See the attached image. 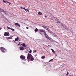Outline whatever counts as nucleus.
<instances>
[{
    "mask_svg": "<svg viewBox=\"0 0 76 76\" xmlns=\"http://www.w3.org/2000/svg\"><path fill=\"white\" fill-rule=\"evenodd\" d=\"M39 33H41L42 32H44V34H45V37H46V38L50 40V41H53V39L51 38L50 37H49L47 35V34H46V32L45 30L41 29V30H39Z\"/></svg>",
    "mask_w": 76,
    "mask_h": 76,
    "instance_id": "nucleus-1",
    "label": "nucleus"
},
{
    "mask_svg": "<svg viewBox=\"0 0 76 76\" xmlns=\"http://www.w3.org/2000/svg\"><path fill=\"white\" fill-rule=\"evenodd\" d=\"M4 36H9V35H10V34L9 33L5 32L4 34Z\"/></svg>",
    "mask_w": 76,
    "mask_h": 76,
    "instance_id": "nucleus-2",
    "label": "nucleus"
},
{
    "mask_svg": "<svg viewBox=\"0 0 76 76\" xmlns=\"http://www.w3.org/2000/svg\"><path fill=\"white\" fill-rule=\"evenodd\" d=\"M1 50L2 52H5L6 51V49L3 48H1Z\"/></svg>",
    "mask_w": 76,
    "mask_h": 76,
    "instance_id": "nucleus-3",
    "label": "nucleus"
},
{
    "mask_svg": "<svg viewBox=\"0 0 76 76\" xmlns=\"http://www.w3.org/2000/svg\"><path fill=\"white\" fill-rule=\"evenodd\" d=\"M21 45H22L23 46H24V47H26V48L28 47V46L27 45L26 46L25 45V43H23V44H22Z\"/></svg>",
    "mask_w": 76,
    "mask_h": 76,
    "instance_id": "nucleus-4",
    "label": "nucleus"
},
{
    "mask_svg": "<svg viewBox=\"0 0 76 76\" xmlns=\"http://www.w3.org/2000/svg\"><path fill=\"white\" fill-rule=\"evenodd\" d=\"M7 28H8V29H11V30H12V31H15V29H14L13 28H10V27H8V26H7Z\"/></svg>",
    "mask_w": 76,
    "mask_h": 76,
    "instance_id": "nucleus-5",
    "label": "nucleus"
},
{
    "mask_svg": "<svg viewBox=\"0 0 76 76\" xmlns=\"http://www.w3.org/2000/svg\"><path fill=\"white\" fill-rule=\"evenodd\" d=\"M32 57V55L29 54L28 55V57Z\"/></svg>",
    "mask_w": 76,
    "mask_h": 76,
    "instance_id": "nucleus-6",
    "label": "nucleus"
},
{
    "mask_svg": "<svg viewBox=\"0 0 76 76\" xmlns=\"http://www.w3.org/2000/svg\"><path fill=\"white\" fill-rule=\"evenodd\" d=\"M15 25H16V26H18L19 27H20V24L18 23H16L15 24Z\"/></svg>",
    "mask_w": 76,
    "mask_h": 76,
    "instance_id": "nucleus-7",
    "label": "nucleus"
},
{
    "mask_svg": "<svg viewBox=\"0 0 76 76\" xmlns=\"http://www.w3.org/2000/svg\"><path fill=\"white\" fill-rule=\"evenodd\" d=\"M15 41H18V40H19V37H17L15 39Z\"/></svg>",
    "mask_w": 76,
    "mask_h": 76,
    "instance_id": "nucleus-8",
    "label": "nucleus"
},
{
    "mask_svg": "<svg viewBox=\"0 0 76 76\" xmlns=\"http://www.w3.org/2000/svg\"><path fill=\"white\" fill-rule=\"evenodd\" d=\"M43 28H45V29H48V27H47V26H43Z\"/></svg>",
    "mask_w": 76,
    "mask_h": 76,
    "instance_id": "nucleus-9",
    "label": "nucleus"
},
{
    "mask_svg": "<svg viewBox=\"0 0 76 76\" xmlns=\"http://www.w3.org/2000/svg\"><path fill=\"white\" fill-rule=\"evenodd\" d=\"M0 12H3V13H4V11L2 9H1L0 10Z\"/></svg>",
    "mask_w": 76,
    "mask_h": 76,
    "instance_id": "nucleus-10",
    "label": "nucleus"
},
{
    "mask_svg": "<svg viewBox=\"0 0 76 76\" xmlns=\"http://www.w3.org/2000/svg\"><path fill=\"white\" fill-rule=\"evenodd\" d=\"M20 50H24V48L23 47H20Z\"/></svg>",
    "mask_w": 76,
    "mask_h": 76,
    "instance_id": "nucleus-11",
    "label": "nucleus"
},
{
    "mask_svg": "<svg viewBox=\"0 0 76 76\" xmlns=\"http://www.w3.org/2000/svg\"><path fill=\"white\" fill-rule=\"evenodd\" d=\"M38 28H36L35 29L34 31L35 32H37V31H38Z\"/></svg>",
    "mask_w": 76,
    "mask_h": 76,
    "instance_id": "nucleus-12",
    "label": "nucleus"
},
{
    "mask_svg": "<svg viewBox=\"0 0 76 76\" xmlns=\"http://www.w3.org/2000/svg\"><path fill=\"white\" fill-rule=\"evenodd\" d=\"M24 10L25 11H26V12H29V10H28L25 8L24 9Z\"/></svg>",
    "mask_w": 76,
    "mask_h": 76,
    "instance_id": "nucleus-13",
    "label": "nucleus"
},
{
    "mask_svg": "<svg viewBox=\"0 0 76 76\" xmlns=\"http://www.w3.org/2000/svg\"><path fill=\"white\" fill-rule=\"evenodd\" d=\"M4 13L5 14H6V15H8V13L7 12L5 11H4Z\"/></svg>",
    "mask_w": 76,
    "mask_h": 76,
    "instance_id": "nucleus-14",
    "label": "nucleus"
},
{
    "mask_svg": "<svg viewBox=\"0 0 76 76\" xmlns=\"http://www.w3.org/2000/svg\"><path fill=\"white\" fill-rule=\"evenodd\" d=\"M51 50H52V52H53V53H55V52L54 51V50H53V49H51Z\"/></svg>",
    "mask_w": 76,
    "mask_h": 76,
    "instance_id": "nucleus-15",
    "label": "nucleus"
},
{
    "mask_svg": "<svg viewBox=\"0 0 76 76\" xmlns=\"http://www.w3.org/2000/svg\"><path fill=\"white\" fill-rule=\"evenodd\" d=\"M66 72H67V74L66 75V76H68V75H69V72H68V71H67Z\"/></svg>",
    "mask_w": 76,
    "mask_h": 76,
    "instance_id": "nucleus-16",
    "label": "nucleus"
},
{
    "mask_svg": "<svg viewBox=\"0 0 76 76\" xmlns=\"http://www.w3.org/2000/svg\"><path fill=\"white\" fill-rule=\"evenodd\" d=\"M38 15H42V13L41 12H38Z\"/></svg>",
    "mask_w": 76,
    "mask_h": 76,
    "instance_id": "nucleus-17",
    "label": "nucleus"
},
{
    "mask_svg": "<svg viewBox=\"0 0 76 76\" xmlns=\"http://www.w3.org/2000/svg\"><path fill=\"white\" fill-rule=\"evenodd\" d=\"M20 57H25V56L23 55H22L20 56Z\"/></svg>",
    "mask_w": 76,
    "mask_h": 76,
    "instance_id": "nucleus-18",
    "label": "nucleus"
},
{
    "mask_svg": "<svg viewBox=\"0 0 76 76\" xmlns=\"http://www.w3.org/2000/svg\"><path fill=\"white\" fill-rule=\"evenodd\" d=\"M25 7H21V9H25Z\"/></svg>",
    "mask_w": 76,
    "mask_h": 76,
    "instance_id": "nucleus-19",
    "label": "nucleus"
},
{
    "mask_svg": "<svg viewBox=\"0 0 76 76\" xmlns=\"http://www.w3.org/2000/svg\"><path fill=\"white\" fill-rule=\"evenodd\" d=\"M53 18H54V19H56V21H58V20H57V19H56V18H54V17H53Z\"/></svg>",
    "mask_w": 76,
    "mask_h": 76,
    "instance_id": "nucleus-20",
    "label": "nucleus"
},
{
    "mask_svg": "<svg viewBox=\"0 0 76 76\" xmlns=\"http://www.w3.org/2000/svg\"><path fill=\"white\" fill-rule=\"evenodd\" d=\"M52 60H53V59H51V60H50L49 61V62H51V61H52Z\"/></svg>",
    "mask_w": 76,
    "mask_h": 76,
    "instance_id": "nucleus-21",
    "label": "nucleus"
},
{
    "mask_svg": "<svg viewBox=\"0 0 76 76\" xmlns=\"http://www.w3.org/2000/svg\"><path fill=\"white\" fill-rule=\"evenodd\" d=\"M32 53V50H30L29 51V53Z\"/></svg>",
    "mask_w": 76,
    "mask_h": 76,
    "instance_id": "nucleus-22",
    "label": "nucleus"
},
{
    "mask_svg": "<svg viewBox=\"0 0 76 76\" xmlns=\"http://www.w3.org/2000/svg\"><path fill=\"white\" fill-rule=\"evenodd\" d=\"M3 2L4 3H6L5 2H6V1H5V0H3Z\"/></svg>",
    "mask_w": 76,
    "mask_h": 76,
    "instance_id": "nucleus-23",
    "label": "nucleus"
},
{
    "mask_svg": "<svg viewBox=\"0 0 76 76\" xmlns=\"http://www.w3.org/2000/svg\"><path fill=\"white\" fill-rule=\"evenodd\" d=\"M45 57H41V58H42V59H44V58H45Z\"/></svg>",
    "mask_w": 76,
    "mask_h": 76,
    "instance_id": "nucleus-24",
    "label": "nucleus"
},
{
    "mask_svg": "<svg viewBox=\"0 0 76 76\" xmlns=\"http://www.w3.org/2000/svg\"><path fill=\"white\" fill-rule=\"evenodd\" d=\"M10 5L12 4L10 2H9Z\"/></svg>",
    "mask_w": 76,
    "mask_h": 76,
    "instance_id": "nucleus-25",
    "label": "nucleus"
},
{
    "mask_svg": "<svg viewBox=\"0 0 76 76\" xmlns=\"http://www.w3.org/2000/svg\"><path fill=\"white\" fill-rule=\"evenodd\" d=\"M20 42L19 43V44H18V45H20Z\"/></svg>",
    "mask_w": 76,
    "mask_h": 76,
    "instance_id": "nucleus-26",
    "label": "nucleus"
},
{
    "mask_svg": "<svg viewBox=\"0 0 76 76\" xmlns=\"http://www.w3.org/2000/svg\"><path fill=\"white\" fill-rule=\"evenodd\" d=\"M6 3H9V2L7 1H6Z\"/></svg>",
    "mask_w": 76,
    "mask_h": 76,
    "instance_id": "nucleus-27",
    "label": "nucleus"
},
{
    "mask_svg": "<svg viewBox=\"0 0 76 76\" xmlns=\"http://www.w3.org/2000/svg\"><path fill=\"white\" fill-rule=\"evenodd\" d=\"M26 28L27 29H29V27H26Z\"/></svg>",
    "mask_w": 76,
    "mask_h": 76,
    "instance_id": "nucleus-28",
    "label": "nucleus"
},
{
    "mask_svg": "<svg viewBox=\"0 0 76 76\" xmlns=\"http://www.w3.org/2000/svg\"><path fill=\"white\" fill-rule=\"evenodd\" d=\"M34 52H35V53L37 52V50H34Z\"/></svg>",
    "mask_w": 76,
    "mask_h": 76,
    "instance_id": "nucleus-29",
    "label": "nucleus"
},
{
    "mask_svg": "<svg viewBox=\"0 0 76 76\" xmlns=\"http://www.w3.org/2000/svg\"><path fill=\"white\" fill-rule=\"evenodd\" d=\"M42 57H45V56H43Z\"/></svg>",
    "mask_w": 76,
    "mask_h": 76,
    "instance_id": "nucleus-30",
    "label": "nucleus"
},
{
    "mask_svg": "<svg viewBox=\"0 0 76 76\" xmlns=\"http://www.w3.org/2000/svg\"><path fill=\"white\" fill-rule=\"evenodd\" d=\"M45 18H47V16L46 15L45 16Z\"/></svg>",
    "mask_w": 76,
    "mask_h": 76,
    "instance_id": "nucleus-31",
    "label": "nucleus"
},
{
    "mask_svg": "<svg viewBox=\"0 0 76 76\" xmlns=\"http://www.w3.org/2000/svg\"><path fill=\"white\" fill-rule=\"evenodd\" d=\"M1 29H2L1 28H0V30Z\"/></svg>",
    "mask_w": 76,
    "mask_h": 76,
    "instance_id": "nucleus-32",
    "label": "nucleus"
},
{
    "mask_svg": "<svg viewBox=\"0 0 76 76\" xmlns=\"http://www.w3.org/2000/svg\"><path fill=\"white\" fill-rule=\"evenodd\" d=\"M56 57H57V55H56Z\"/></svg>",
    "mask_w": 76,
    "mask_h": 76,
    "instance_id": "nucleus-33",
    "label": "nucleus"
},
{
    "mask_svg": "<svg viewBox=\"0 0 76 76\" xmlns=\"http://www.w3.org/2000/svg\"><path fill=\"white\" fill-rule=\"evenodd\" d=\"M56 23H57V21H56Z\"/></svg>",
    "mask_w": 76,
    "mask_h": 76,
    "instance_id": "nucleus-34",
    "label": "nucleus"
},
{
    "mask_svg": "<svg viewBox=\"0 0 76 76\" xmlns=\"http://www.w3.org/2000/svg\"><path fill=\"white\" fill-rule=\"evenodd\" d=\"M25 52H26V53H27V52H26V51H25Z\"/></svg>",
    "mask_w": 76,
    "mask_h": 76,
    "instance_id": "nucleus-35",
    "label": "nucleus"
},
{
    "mask_svg": "<svg viewBox=\"0 0 76 76\" xmlns=\"http://www.w3.org/2000/svg\"><path fill=\"white\" fill-rule=\"evenodd\" d=\"M9 38H10V37H9Z\"/></svg>",
    "mask_w": 76,
    "mask_h": 76,
    "instance_id": "nucleus-36",
    "label": "nucleus"
}]
</instances>
